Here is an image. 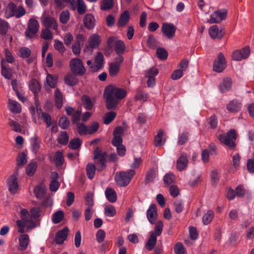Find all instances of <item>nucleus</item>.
I'll return each mask as SVG.
<instances>
[{"label":"nucleus","instance_id":"nucleus-1","mask_svg":"<svg viewBox=\"0 0 254 254\" xmlns=\"http://www.w3.org/2000/svg\"><path fill=\"white\" fill-rule=\"evenodd\" d=\"M127 96V91L125 89L118 88L114 85H110L106 87L104 96L106 103V107L108 110L115 108L120 100Z\"/></svg>","mask_w":254,"mask_h":254},{"label":"nucleus","instance_id":"nucleus-2","mask_svg":"<svg viewBox=\"0 0 254 254\" xmlns=\"http://www.w3.org/2000/svg\"><path fill=\"white\" fill-rule=\"evenodd\" d=\"M21 205L22 204H18L16 205V211L19 212L21 218L16 221V224L18 227V232L22 234L25 232V227L26 232L36 228L37 222L29 218V212L27 209L21 208Z\"/></svg>","mask_w":254,"mask_h":254},{"label":"nucleus","instance_id":"nucleus-3","mask_svg":"<svg viewBox=\"0 0 254 254\" xmlns=\"http://www.w3.org/2000/svg\"><path fill=\"white\" fill-rule=\"evenodd\" d=\"M218 139L221 144L227 146L230 149H233L236 146L237 134L234 129L229 130L226 134H220Z\"/></svg>","mask_w":254,"mask_h":254},{"label":"nucleus","instance_id":"nucleus-4","mask_svg":"<svg viewBox=\"0 0 254 254\" xmlns=\"http://www.w3.org/2000/svg\"><path fill=\"white\" fill-rule=\"evenodd\" d=\"M135 173L133 170L117 172L115 176L116 182L120 187H126L129 183Z\"/></svg>","mask_w":254,"mask_h":254},{"label":"nucleus","instance_id":"nucleus-5","mask_svg":"<svg viewBox=\"0 0 254 254\" xmlns=\"http://www.w3.org/2000/svg\"><path fill=\"white\" fill-rule=\"evenodd\" d=\"M69 67L72 74L76 76H82L85 72L86 69L82 61L78 58H74L69 62Z\"/></svg>","mask_w":254,"mask_h":254},{"label":"nucleus","instance_id":"nucleus-6","mask_svg":"<svg viewBox=\"0 0 254 254\" xmlns=\"http://www.w3.org/2000/svg\"><path fill=\"white\" fill-rule=\"evenodd\" d=\"M39 24L38 21L34 18L29 20L27 29L25 31V36L27 38L33 37L38 32Z\"/></svg>","mask_w":254,"mask_h":254},{"label":"nucleus","instance_id":"nucleus-7","mask_svg":"<svg viewBox=\"0 0 254 254\" xmlns=\"http://www.w3.org/2000/svg\"><path fill=\"white\" fill-rule=\"evenodd\" d=\"M124 59L123 56H118L115 58L114 62L109 64V73L111 76L115 77L118 74Z\"/></svg>","mask_w":254,"mask_h":254},{"label":"nucleus","instance_id":"nucleus-8","mask_svg":"<svg viewBox=\"0 0 254 254\" xmlns=\"http://www.w3.org/2000/svg\"><path fill=\"white\" fill-rule=\"evenodd\" d=\"M6 186L8 191L11 194H15L17 192L19 184L18 178L15 175H11L7 178Z\"/></svg>","mask_w":254,"mask_h":254},{"label":"nucleus","instance_id":"nucleus-9","mask_svg":"<svg viewBox=\"0 0 254 254\" xmlns=\"http://www.w3.org/2000/svg\"><path fill=\"white\" fill-rule=\"evenodd\" d=\"M107 157V153L105 151H103L96 147L94 151V159L99 161V163L101 168H98V171H101L105 166L106 159Z\"/></svg>","mask_w":254,"mask_h":254},{"label":"nucleus","instance_id":"nucleus-10","mask_svg":"<svg viewBox=\"0 0 254 254\" xmlns=\"http://www.w3.org/2000/svg\"><path fill=\"white\" fill-rule=\"evenodd\" d=\"M227 14V11L226 9L217 10L211 14L210 18L208 21L210 24L219 23L226 18Z\"/></svg>","mask_w":254,"mask_h":254},{"label":"nucleus","instance_id":"nucleus-11","mask_svg":"<svg viewBox=\"0 0 254 254\" xmlns=\"http://www.w3.org/2000/svg\"><path fill=\"white\" fill-rule=\"evenodd\" d=\"M226 65V62L223 54L219 53L213 62V70L217 72H221L225 68Z\"/></svg>","mask_w":254,"mask_h":254},{"label":"nucleus","instance_id":"nucleus-12","mask_svg":"<svg viewBox=\"0 0 254 254\" xmlns=\"http://www.w3.org/2000/svg\"><path fill=\"white\" fill-rule=\"evenodd\" d=\"M176 27L171 23L164 22L162 24L161 31L167 38L172 39L175 35Z\"/></svg>","mask_w":254,"mask_h":254},{"label":"nucleus","instance_id":"nucleus-13","mask_svg":"<svg viewBox=\"0 0 254 254\" xmlns=\"http://www.w3.org/2000/svg\"><path fill=\"white\" fill-rule=\"evenodd\" d=\"M146 216L149 223L154 224L157 218L158 214L156 206L155 204L150 205L146 212Z\"/></svg>","mask_w":254,"mask_h":254},{"label":"nucleus","instance_id":"nucleus-14","mask_svg":"<svg viewBox=\"0 0 254 254\" xmlns=\"http://www.w3.org/2000/svg\"><path fill=\"white\" fill-rule=\"evenodd\" d=\"M124 130L122 127H118L114 130V138L112 140V144L114 146H120L122 144L123 139L122 136L123 134Z\"/></svg>","mask_w":254,"mask_h":254},{"label":"nucleus","instance_id":"nucleus-15","mask_svg":"<svg viewBox=\"0 0 254 254\" xmlns=\"http://www.w3.org/2000/svg\"><path fill=\"white\" fill-rule=\"evenodd\" d=\"M1 74L7 79H10L12 76V68L5 62L3 58L0 61Z\"/></svg>","mask_w":254,"mask_h":254},{"label":"nucleus","instance_id":"nucleus-16","mask_svg":"<svg viewBox=\"0 0 254 254\" xmlns=\"http://www.w3.org/2000/svg\"><path fill=\"white\" fill-rule=\"evenodd\" d=\"M104 62V56L101 52H98L95 58L94 65H91L90 68L92 71H98L103 67Z\"/></svg>","mask_w":254,"mask_h":254},{"label":"nucleus","instance_id":"nucleus-17","mask_svg":"<svg viewBox=\"0 0 254 254\" xmlns=\"http://www.w3.org/2000/svg\"><path fill=\"white\" fill-rule=\"evenodd\" d=\"M244 55H241V52L239 50H235L232 55V59L235 61H240L243 59H247L250 54V48L249 46H246L243 48Z\"/></svg>","mask_w":254,"mask_h":254},{"label":"nucleus","instance_id":"nucleus-18","mask_svg":"<svg viewBox=\"0 0 254 254\" xmlns=\"http://www.w3.org/2000/svg\"><path fill=\"white\" fill-rule=\"evenodd\" d=\"M209 34L213 39H221L223 37L224 32L223 28L219 29L218 26L214 25L209 28Z\"/></svg>","mask_w":254,"mask_h":254},{"label":"nucleus","instance_id":"nucleus-19","mask_svg":"<svg viewBox=\"0 0 254 254\" xmlns=\"http://www.w3.org/2000/svg\"><path fill=\"white\" fill-rule=\"evenodd\" d=\"M67 115L72 116V121L73 123H77L80 118L81 111L75 110L74 108L68 106L65 109Z\"/></svg>","mask_w":254,"mask_h":254},{"label":"nucleus","instance_id":"nucleus-20","mask_svg":"<svg viewBox=\"0 0 254 254\" xmlns=\"http://www.w3.org/2000/svg\"><path fill=\"white\" fill-rule=\"evenodd\" d=\"M83 24L87 29H93L96 25V20L94 16L90 13L86 14L83 18Z\"/></svg>","mask_w":254,"mask_h":254},{"label":"nucleus","instance_id":"nucleus-21","mask_svg":"<svg viewBox=\"0 0 254 254\" xmlns=\"http://www.w3.org/2000/svg\"><path fill=\"white\" fill-rule=\"evenodd\" d=\"M43 22L46 28L52 29L55 31L58 29V25L54 17L46 16L44 18Z\"/></svg>","mask_w":254,"mask_h":254},{"label":"nucleus","instance_id":"nucleus-22","mask_svg":"<svg viewBox=\"0 0 254 254\" xmlns=\"http://www.w3.org/2000/svg\"><path fill=\"white\" fill-rule=\"evenodd\" d=\"M68 233V229L67 227L58 231L56 234L55 241L57 244H62L66 239Z\"/></svg>","mask_w":254,"mask_h":254},{"label":"nucleus","instance_id":"nucleus-23","mask_svg":"<svg viewBox=\"0 0 254 254\" xmlns=\"http://www.w3.org/2000/svg\"><path fill=\"white\" fill-rule=\"evenodd\" d=\"M7 108L10 111L13 113H19L21 111V106L20 104L15 100L8 99L7 103Z\"/></svg>","mask_w":254,"mask_h":254},{"label":"nucleus","instance_id":"nucleus-24","mask_svg":"<svg viewBox=\"0 0 254 254\" xmlns=\"http://www.w3.org/2000/svg\"><path fill=\"white\" fill-rule=\"evenodd\" d=\"M31 150L34 153H37L40 146L41 140L37 135H34L30 139Z\"/></svg>","mask_w":254,"mask_h":254},{"label":"nucleus","instance_id":"nucleus-25","mask_svg":"<svg viewBox=\"0 0 254 254\" xmlns=\"http://www.w3.org/2000/svg\"><path fill=\"white\" fill-rule=\"evenodd\" d=\"M188 160L186 154L183 153L177 161V168L179 171H182L185 169L188 164Z\"/></svg>","mask_w":254,"mask_h":254},{"label":"nucleus","instance_id":"nucleus-26","mask_svg":"<svg viewBox=\"0 0 254 254\" xmlns=\"http://www.w3.org/2000/svg\"><path fill=\"white\" fill-rule=\"evenodd\" d=\"M30 90L34 93L35 99L38 97V93L41 90L39 82L35 79H32L29 83Z\"/></svg>","mask_w":254,"mask_h":254},{"label":"nucleus","instance_id":"nucleus-27","mask_svg":"<svg viewBox=\"0 0 254 254\" xmlns=\"http://www.w3.org/2000/svg\"><path fill=\"white\" fill-rule=\"evenodd\" d=\"M232 81L230 78H225L223 82L219 85V90L222 93L229 91L232 87Z\"/></svg>","mask_w":254,"mask_h":254},{"label":"nucleus","instance_id":"nucleus-28","mask_svg":"<svg viewBox=\"0 0 254 254\" xmlns=\"http://www.w3.org/2000/svg\"><path fill=\"white\" fill-rule=\"evenodd\" d=\"M241 103L237 100H233L227 105V110L231 113H237L241 109Z\"/></svg>","mask_w":254,"mask_h":254},{"label":"nucleus","instance_id":"nucleus-29","mask_svg":"<svg viewBox=\"0 0 254 254\" xmlns=\"http://www.w3.org/2000/svg\"><path fill=\"white\" fill-rule=\"evenodd\" d=\"M54 99L56 107L58 109H61L63 104V95L58 88H57L55 91Z\"/></svg>","mask_w":254,"mask_h":254},{"label":"nucleus","instance_id":"nucleus-30","mask_svg":"<svg viewBox=\"0 0 254 254\" xmlns=\"http://www.w3.org/2000/svg\"><path fill=\"white\" fill-rule=\"evenodd\" d=\"M29 236L27 234L22 233L19 238V246L21 250H25L29 244Z\"/></svg>","mask_w":254,"mask_h":254},{"label":"nucleus","instance_id":"nucleus-31","mask_svg":"<svg viewBox=\"0 0 254 254\" xmlns=\"http://www.w3.org/2000/svg\"><path fill=\"white\" fill-rule=\"evenodd\" d=\"M115 51L118 56H122L125 51V45L122 40H117L115 43Z\"/></svg>","mask_w":254,"mask_h":254},{"label":"nucleus","instance_id":"nucleus-32","mask_svg":"<svg viewBox=\"0 0 254 254\" xmlns=\"http://www.w3.org/2000/svg\"><path fill=\"white\" fill-rule=\"evenodd\" d=\"M100 42V37L97 34H92L89 39V45L92 48H97Z\"/></svg>","mask_w":254,"mask_h":254},{"label":"nucleus","instance_id":"nucleus-33","mask_svg":"<svg viewBox=\"0 0 254 254\" xmlns=\"http://www.w3.org/2000/svg\"><path fill=\"white\" fill-rule=\"evenodd\" d=\"M105 195L107 199L112 203L115 202L117 200V193L115 190L112 188H107L105 190Z\"/></svg>","mask_w":254,"mask_h":254},{"label":"nucleus","instance_id":"nucleus-34","mask_svg":"<svg viewBox=\"0 0 254 254\" xmlns=\"http://www.w3.org/2000/svg\"><path fill=\"white\" fill-rule=\"evenodd\" d=\"M73 74H68L64 78L65 83L71 86L76 85L78 82V78Z\"/></svg>","mask_w":254,"mask_h":254},{"label":"nucleus","instance_id":"nucleus-35","mask_svg":"<svg viewBox=\"0 0 254 254\" xmlns=\"http://www.w3.org/2000/svg\"><path fill=\"white\" fill-rule=\"evenodd\" d=\"M129 19V12L128 11L126 10L121 14L118 22V26L120 27L124 26L128 22Z\"/></svg>","mask_w":254,"mask_h":254},{"label":"nucleus","instance_id":"nucleus-36","mask_svg":"<svg viewBox=\"0 0 254 254\" xmlns=\"http://www.w3.org/2000/svg\"><path fill=\"white\" fill-rule=\"evenodd\" d=\"M84 108L87 110H91L94 106V101L87 95H84L81 97Z\"/></svg>","mask_w":254,"mask_h":254},{"label":"nucleus","instance_id":"nucleus-37","mask_svg":"<svg viewBox=\"0 0 254 254\" xmlns=\"http://www.w3.org/2000/svg\"><path fill=\"white\" fill-rule=\"evenodd\" d=\"M164 131L162 130L158 131V133L154 137V145L156 147L160 146L165 144V140L163 139Z\"/></svg>","mask_w":254,"mask_h":254},{"label":"nucleus","instance_id":"nucleus-38","mask_svg":"<svg viewBox=\"0 0 254 254\" xmlns=\"http://www.w3.org/2000/svg\"><path fill=\"white\" fill-rule=\"evenodd\" d=\"M157 242V237L152 233L150 234L149 238L146 244L145 247L148 251L152 250L155 247Z\"/></svg>","mask_w":254,"mask_h":254},{"label":"nucleus","instance_id":"nucleus-39","mask_svg":"<svg viewBox=\"0 0 254 254\" xmlns=\"http://www.w3.org/2000/svg\"><path fill=\"white\" fill-rule=\"evenodd\" d=\"M4 55L5 63L12 64L15 62V59L12 53L8 49L4 50Z\"/></svg>","mask_w":254,"mask_h":254},{"label":"nucleus","instance_id":"nucleus-40","mask_svg":"<svg viewBox=\"0 0 254 254\" xmlns=\"http://www.w3.org/2000/svg\"><path fill=\"white\" fill-rule=\"evenodd\" d=\"M39 117H41L46 124L47 127H50L52 125V118L51 116L47 113L42 112L41 109L37 111Z\"/></svg>","mask_w":254,"mask_h":254},{"label":"nucleus","instance_id":"nucleus-41","mask_svg":"<svg viewBox=\"0 0 254 254\" xmlns=\"http://www.w3.org/2000/svg\"><path fill=\"white\" fill-rule=\"evenodd\" d=\"M114 5V0H101L100 8L103 10H108L112 9Z\"/></svg>","mask_w":254,"mask_h":254},{"label":"nucleus","instance_id":"nucleus-42","mask_svg":"<svg viewBox=\"0 0 254 254\" xmlns=\"http://www.w3.org/2000/svg\"><path fill=\"white\" fill-rule=\"evenodd\" d=\"M156 171L153 168L149 169L146 174L145 183H150L153 182L156 178Z\"/></svg>","mask_w":254,"mask_h":254},{"label":"nucleus","instance_id":"nucleus-43","mask_svg":"<svg viewBox=\"0 0 254 254\" xmlns=\"http://www.w3.org/2000/svg\"><path fill=\"white\" fill-rule=\"evenodd\" d=\"M31 219L38 220L42 214V210L39 207H34L30 210Z\"/></svg>","mask_w":254,"mask_h":254},{"label":"nucleus","instance_id":"nucleus-44","mask_svg":"<svg viewBox=\"0 0 254 254\" xmlns=\"http://www.w3.org/2000/svg\"><path fill=\"white\" fill-rule=\"evenodd\" d=\"M54 161L56 166H61L64 162L63 154L61 151L56 152L54 156Z\"/></svg>","mask_w":254,"mask_h":254},{"label":"nucleus","instance_id":"nucleus-45","mask_svg":"<svg viewBox=\"0 0 254 254\" xmlns=\"http://www.w3.org/2000/svg\"><path fill=\"white\" fill-rule=\"evenodd\" d=\"M64 213L62 210H59L55 212L52 216V221L54 224L60 223L64 218Z\"/></svg>","mask_w":254,"mask_h":254},{"label":"nucleus","instance_id":"nucleus-46","mask_svg":"<svg viewBox=\"0 0 254 254\" xmlns=\"http://www.w3.org/2000/svg\"><path fill=\"white\" fill-rule=\"evenodd\" d=\"M214 217V213L211 210H209L207 212L204 214L202 217V222L204 225H207L210 223Z\"/></svg>","mask_w":254,"mask_h":254},{"label":"nucleus","instance_id":"nucleus-47","mask_svg":"<svg viewBox=\"0 0 254 254\" xmlns=\"http://www.w3.org/2000/svg\"><path fill=\"white\" fill-rule=\"evenodd\" d=\"M9 28L10 26L8 23L0 18V34L5 35Z\"/></svg>","mask_w":254,"mask_h":254},{"label":"nucleus","instance_id":"nucleus-48","mask_svg":"<svg viewBox=\"0 0 254 254\" xmlns=\"http://www.w3.org/2000/svg\"><path fill=\"white\" fill-rule=\"evenodd\" d=\"M31 51L27 47H21L19 49L18 55L22 59L29 58L31 55Z\"/></svg>","mask_w":254,"mask_h":254},{"label":"nucleus","instance_id":"nucleus-49","mask_svg":"<svg viewBox=\"0 0 254 254\" xmlns=\"http://www.w3.org/2000/svg\"><path fill=\"white\" fill-rule=\"evenodd\" d=\"M96 167L92 163H89L86 166V173L88 178L92 179L95 175Z\"/></svg>","mask_w":254,"mask_h":254},{"label":"nucleus","instance_id":"nucleus-50","mask_svg":"<svg viewBox=\"0 0 254 254\" xmlns=\"http://www.w3.org/2000/svg\"><path fill=\"white\" fill-rule=\"evenodd\" d=\"M26 155L24 152H20L18 155L16 159V164L18 166H23L27 163Z\"/></svg>","mask_w":254,"mask_h":254},{"label":"nucleus","instance_id":"nucleus-51","mask_svg":"<svg viewBox=\"0 0 254 254\" xmlns=\"http://www.w3.org/2000/svg\"><path fill=\"white\" fill-rule=\"evenodd\" d=\"M163 228V224L161 221H158L155 226L154 230L153 231H151L150 232V234H152L153 233L156 237L160 236L162 232Z\"/></svg>","mask_w":254,"mask_h":254},{"label":"nucleus","instance_id":"nucleus-52","mask_svg":"<svg viewBox=\"0 0 254 254\" xmlns=\"http://www.w3.org/2000/svg\"><path fill=\"white\" fill-rule=\"evenodd\" d=\"M37 168V164L35 162H31L26 167V174L29 176H32Z\"/></svg>","mask_w":254,"mask_h":254},{"label":"nucleus","instance_id":"nucleus-53","mask_svg":"<svg viewBox=\"0 0 254 254\" xmlns=\"http://www.w3.org/2000/svg\"><path fill=\"white\" fill-rule=\"evenodd\" d=\"M8 121V125L14 131L16 132H21L22 131L21 127L18 122L11 119H9Z\"/></svg>","mask_w":254,"mask_h":254},{"label":"nucleus","instance_id":"nucleus-54","mask_svg":"<svg viewBox=\"0 0 254 254\" xmlns=\"http://www.w3.org/2000/svg\"><path fill=\"white\" fill-rule=\"evenodd\" d=\"M17 9V6L16 4L13 2H10L8 3L6 13L8 14L7 17H10L12 16H14L15 13Z\"/></svg>","mask_w":254,"mask_h":254},{"label":"nucleus","instance_id":"nucleus-55","mask_svg":"<svg viewBox=\"0 0 254 254\" xmlns=\"http://www.w3.org/2000/svg\"><path fill=\"white\" fill-rule=\"evenodd\" d=\"M81 144V140L78 138H74L71 139L68 144V147L71 149L75 150L78 149L80 147Z\"/></svg>","mask_w":254,"mask_h":254},{"label":"nucleus","instance_id":"nucleus-56","mask_svg":"<svg viewBox=\"0 0 254 254\" xmlns=\"http://www.w3.org/2000/svg\"><path fill=\"white\" fill-rule=\"evenodd\" d=\"M176 178L175 175L172 173L166 174L163 178V181L165 184L170 185L175 181Z\"/></svg>","mask_w":254,"mask_h":254},{"label":"nucleus","instance_id":"nucleus-57","mask_svg":"<svg viewBox=\"0 0 254 254\" xmlns=\"http://www.w3.org/2000/svg\"><path fill=\"white\" fill-rule=\"evenodd\" d=\"M116 116V114L114 112L106 113L104 117L103 123L105 125H109L114 120Z\"/></svg>","mask_w":254,"mask_h":254},{"label":"nucleus","instance_id":"nucleus-58","mask_svg":"<svg viewBox=\"0 0 254 254\" xmlns=\"http://www.w3.org/2000/svg\"><path fill=\"white\" fill-rule=\"evenodd\" d=\"M105 215L107 216L112 217H114L116 214V210L115 207L113 205H108L105 207Z\"/></svg>","mask_w":254,"mask_h":254},{"label":"nucleus","instance_id":"nucleus-59","mask_svg":"<svg viewBox=\"0 0 254 254\" xmlns=\"http://www.w3.org/2000/svg\"><path fill=\"white\" fill-rule=\"evenodd\" d=\"M69 137L66 132L62 131L58 137V141L61 144L66 145L67 143Z\"/></svg>","mask_w":254,"mask_h":254},{"label":"nucleus","instance_id":"nucleus-60","mask_svg":"<svg viewBox=\"0 0 254 254\" xmlns=\"http://www.w3.org/2000/svg\"><path fill=\"white\" fill-rule=\"evenodd\" d=\"M70 14L68 10L62 11L60 15V21L63 24H66L69 19Z\"/></svg>","mask_w":254,"mask_h":254},{"label":"nucleus","instance_id":"nucleus-61","mask_svg":"<svg viewBox=\"0 0 254 254\" xmlns=\"http://www.w3.org/2000/svg\"><path fill=\"white\" fill-rule=\"evenodd\" d=\"M77 10L79 14H83L86 12V6L83 0H77Z\"/></svg>","mask_w":254,"mask_h":254},{"label":"nucleus","instance_id":"nucleus-62","mask_svg":"<svg viewBox=\"0 0 254 254\" xmlns=\"http://www.w3.org/2000/svg\"><path fill=\"white\" fill-rule=\"evenodd\" d=\"M156 54L157 57L161 60H166L168 57L167 51L162 48H159L157 49Z\"/></svg>","mask_w":254,"mask_h":254},{"label":"nucleus","instance_id":"nucleus-63","mask_svg":"<svg viewBox=\"0 0 254 254\" xmlns=\"http://www.w3.org/2000/svg\"><path fill=\"white\" fill-rule=\"evenodd\" d=\"M34 193L36 196L38 198H41L44 197L45 191L44 189L40 186H37L34 188Z\"/></svg>","mask_w":254,"mask_h":254},{"label":"nucleus","instance_id":"nucleus-64","mask_svg":"<svg viewBox=\"0 0 254 254\" xmlns=\"http://www.w3.org/2000/svg\"><path fill=\"white\" fill-rule=\"evenodd\" d=\"M189 133L185 131L180 134L178 137V144L180 145L184 144L188 140Z\"/></svg>","mask_w":254,"mask_h":254}]
</instances>
